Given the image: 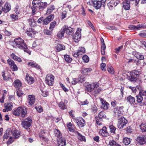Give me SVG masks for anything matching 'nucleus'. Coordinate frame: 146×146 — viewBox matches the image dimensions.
I'll return each instance as SVG.
<instances>
[{
    "instance_id": "nucleus-37",
    "label": "nucleus",
    "mask_w": 146,
    "mask_h": 146,
    "mask_svg": "<svg viewBox=\"0 0 146 146\" xmlns=\"http://www.w3.org/2000/svg\"><path fill=\"white\" fill-rule=\"evenodd\" d=\"M92 70V69L90 68H83L82 70V72L84 74H86L90 72Z\"/></svg>"
},
{
    "instance_id": "nucleus-3",
    "label": "nucleus",
    "mask_w": 146,
    "mask_h": 146,
    "mask_svg": "<svg viewBox=\"0 0 146 146\" xmlns=\"http://www.w3.org/2000/svg\"><path fill=\"white\" fill-rule=\"evenodd\" d=\"M106 0H94L93 2L94 7L96 9H100L102 6L104 7Z\"/></svg>"
},
{
    "instance_id": "nucleus-52",
    "label": "nucleus",
    "mask_w": 146,
    "mask_h": 146,
    "mask_svg": "<svg viewBox=\"0 0 146 146\" xmlns=\"http://www.w3.org/2000/svg\"><path fill=\"white\" fill-rule=\"evenodd\" d=\"M82 59L83 61H84L85 63L88 62L89 60V57L86 55H84L83 56Z\"/></svg>"
},
{
    "instance_id": "nucleus-17",
    "label": "nucleus",
    "mask_w": 146,
    "mask_h": 146,
    "mask_svg": "<svg viewBox=\"0 0 146 146\" xmlns=\"http://www.w3.org/2000/svg\"><path fill=\"white\" fill-rule=\"evenodd\" d=\"M119 3V1L116 2L115 3L114 1L112 0L108 3V6L109 9L110 10H111Z\"/></svg>"
},
{
    "instance_id": "nucleus-64",
    "label": "nucleus",
    "mask_w": 146,
    "mask_h": 146,
    "mask_svg": "<svg viewBox=\"0 0 146 146\" xmlns=\"http://www.w3.org/2000/svg\"><path fill=\"white\" fill-rule=\"evenodd\" d=\"M10 68L13 71H16L18 70L17 67L15 64Z\"/></svg>"
},
{
    "instance_id": "nucleus-14",
    "label": "nucleus",
    "mask_w": 146,
    "mask_h": 146,
    "mask_svg": "<svg viewBox=\"0 0 146 146\" xmlns=\"http://www.w3.org/2000/svg\"><path fill=\"white\" fill-rule=\"evenodd\" d=\"M14 42L18 46H27L26 44L25 43L24 40L20 37L15 39Z\"/></svg>"
},
{
    "instance_id": "nucleus-30",
    "label": "nucleus",
    "mask_w": 146,
    "mask_h": 146,
    "mask_svg": "<svg viewBox=\"0 0 146 146\" xmlns=\"http://www.w3.org/2000/svg\"><path fill=\"white\" fill-rule=\"evenodd\" d=\"M54 132L55 136L58 138L57 139L62 138V134L59 130L55 129H54Z\"/></svg>"
},
{
    "instance_id": "nucleus-13",
    "label": "nucleus",
    "mask_w": 146,
    "mask_h": 146,
    "mask_svg": "<svg viewBox=\"0 0 146 146\" xmlns=\"http://www.w3.org/2000/svg\"><path fill=\"white\" fill-rule=\"evenodd\" d=\"M136 141L140 144H144L146 143V135L138 136Z\"/></svg>"
},
{
    "instance_id": "nucleus-7",
    "label": "nucleus",
    "mask_w": 146,
    "mask_h": 146,
    "mask_svg": "<svg viewBox=\"0 0 146 146\" xmlns=\"http://www.w3.org/2000/svg\"><path fill=\"white\" fill-rule=\"evenodd\" d=\"M81 29L78 28L75 34L73 36V38L74 41L76 42H78L81 38Z\"/></svg>"
},
{
    "instance_id": "nucleus-42",
    "label": "nucleus",
    "mask_w": 146,
    "mask_h": 146,
    "mask_svg": "<svg viewBox=\"0 0 146 146\" xmlns=\"http://www.w3.org/2000/svg\"><path fill=\"white\" fill-rule=\"evenodd\" d=\"M10 9V7L8 6L7 3L5 4L3 8H2V10L5 13L8 12Z\"/></svg>"
},
{
    "instance_id": "nucleus-15",
    "label": "nucleus",
    "mask_w": 146,
    "mask_h": 146,
    "mask_svg": "<svg viewBox=\"0 0 146 146\" xmlns=\"http://www.w3.org/2000/svg\"><path fill=\"white\" fill-rule=\"evenodd\" d=\"M54 16L53 14H51L47 17L43 21V25H46L52 20L54 18Z\"/></svg>"
},
{
    "instance_id": "nucleus-18",
    "label": "nucleus",
    "mask_w": 146,
    "mask_h": 146,
    "mask_svg": "<svg viewBox=\"0 0 146 146\" xmlns=\"http://www.w3.org/2000/svg\"><path fill=\"white\" fill-rule=\"evenodd\" d=\"M77 125L80 127H82L84 126L85 122L84 119L82 117H79L76 119Z\"/></svg>"
},
{
    "instance_id": "nucleus-59",
    "label": "nucleus",
    "mask_w": 146,
    "mask_h": 146,
    "mask_svg": "<svg viewBox=\"0 0 146 146\" xmlns=\"http://www.w3.org/2000/svg\"><path fill=\"white\" fill-rule=\"evenodd\" d=\"M61 19L63 20L66 17V11H62L61 13Z\"/></svg>"
},
{
    "instance_id": "nucleus-48",
    "label": "nucleus",
    "mask_w": 146,
    "mask_h": 146,
    "mask_svg": "<svg viewBox=\"0 0 146 146\" xmlns=\"http://www.w3.org/2000/svg\"><path fill=\"white\" fill-rule=\"evenodd\" d=\"M78 52L80 54H82L85 52V49L84 47L81 46L79 48Z\"/></svg>"
},
{
    "instance_id": "nucleus-43",
    "label": "nucleus",
    "mask_w": 146,
    "mask_h": 146,
    "mask_svg": "<svg viewBox=\"0 0 146 146\" xmlns=\"http://www.w3.org/2000/svg\"><path fill=\"white\" fill-rule=\"evenodd\" d=\"M29 24L31 26L34 27L36 26V23L35 20L33 19H30L28 20Z\"/></svg>"
},
{
    "instance_id": "nucleus-9",
    "label": "nucleus",
    "mask_w": 146,
    "mask_h": 146,
    "mask_svg": "<svg viewBox=\"0 0 146 146\" xmlns=\"http://www.w3.org/2000/svg\"><path fill=\"white\" fill-rule=\"evenodd\" d=\"M40 3V0H33V1L32 2L33 6L31 7L33 15L35 14L36 12L35 9Z\"/></svg>"
},
{
    "instance_id": "nucleus-60",
    "label": "nucleus",
    "mask_w": 146,
    "mask_h": 146,
    "mask_svg": "<svg viewBox=\"0 0 146 146\" xmlns=\"http://www.w3.org/2000/svg\"><path fill=\"white\" fill-rule=\"evenodd\" d=\"M140 72V71H139L136 70H133L131 72L132 73L137 77L139 75Z\"/></svg>"
},
{
    "instance_id": "nucleus-56",
    "label": "nucleus",
    "mask_w": 146,
    "mask_h": 146,
    "mask_svg": "<svg viewBox=\"0 0 146 146\" xmlns=\"http://www.w3.org/2000/svg\"><path fill=\"white\" fill-rule=\"evenodd\" d=\"M139 35L141 37H146V31H142L139 34Z\"/></svg>"
},
{
    "instance_id": "nucleus-32",
    "label": "nucleus",
    "mask_w": 146,
    "mask_h": 146,
    "mask_svg": "<svg viewBox=\"0 0 146 146\" xmlns=\"http://www.w3.org/2000/svg\"><path fill=\"white\" fill-rule=\"evenodd\" d=\"M48 4L46 2H40L39 6V9L40 11H42L46 7Z\"/></svg>"
},
{
    "instance_id": "nucleus-31",
    "label": "nucleus",
    "mask_w": 146,
    "mask_h": 146,
    "mask_svg": "<svg viewBox=\"0 0 146 146\" xmlns=\"http://www.w3.org/2000/svg\"><path fill=\"white\" fill-rule=\"evenodd\" d=\"M11 57L15 60L19 62H21L22 61L21 59L19 57H18L14 53H12L10 56Z\"/></svg>"
},
{
    "instance_id": "nucleus-39",
    "label": "nucleus",
    "mask_w": 146,
    "mask_h": 146,
    "mask_svg": "<svg viewBox=\"0 0 146 146\" xmlns=\"http://www.w3.org/2000/svg\"><path fill=\"white\" fill-rule=\"evenodd\" d=\"M19 48L23 50L24 51L29 54H30L31 53V51L28 49L27 46H19Z\"/></svg>"
},
{
    "instance_id": "nucleus-26",
    "label": "nucleus",
    "mask_w": 146,
    "mask_h": 146,
    "mask_svg": "<svg viewBox=\"0 0 146 146\" xmlns=\"http://www.w3.org/2000/svg\"><path fill=\"white\" fill-rule=\"evenodd\" d=\"M11 133L15 139L18 138L20 136V133L19 131L16 129H13L11 131Z\"/></svg>"
},
{
    "instance_id": "nucleus-2",
    "label": "nucleus",
    "mask_w": 146,
    "mask_h": 146,
    "mask_svg": "<svg viewBox=\"0 0 146 146\" xmlns=\"http://www.w3.org/2000/svg\"><path fill=\"white\" fill-rule=\"evenodd\" d=\"M124 108L123 106H117L113 110V115L117 117L122 115L124 112Z\"/></svg>"
},
{
    "instance_id": "nucleus-40",
    "label": "nucleus",
    "mask_w": 146,
    "mask_h": 146,
    "mask_svg": "<svg viewBox=\"0 0 146 146\" xmlns=\"http://www.w3.org/2000/svg\"><path fill=\"white\" fill-rule=\"evenodd\" d=\"M27 65L32 67H34L40 69V66L35 62H29L28 63Z\"/></svg>"
},
{
    "instance_id": "nucleus-50",
    "label": "nucleus",
    "mask_w": 146,
    "mask_h": 146,
    "mask_svg": "<svg viewBox=\"0 0 146 146\" xmlns=\"http://www.w3.org/2000/svg\"><path fill=\"white\" fill-rule=\"evenodd\" d=\"M109 145L111 146H120L119 144L113 140L109 141Z\"/></svg>"
},
{
    "instance_id": "nucleus-62",
    "label": "nucleus",
    "mask_w": 146,
    "mask_h": 146,
    "mask_svg": "<svg viewBox=\"0 0 146 146\" xmlns=\"http://www.w3.org/2000/svg\"><path fill=\"white\" fill-rule=\"evenodd\" d=\"M106 28L109 30H117L118 29L114 27L113 26H108Z\"/></svg>"
},
{
    "instance_id": "nucleus-54",
    "label": "nucleus",
    "mask_w": 146,
    "mask_h": 146,
    "mask_svg": "<svg viewBox=\"0 0 146 146\" xmlns=\"http://www.w3.org/2000/svg\"><path fill=\"white\" fill-rule=\"evenodd\" d=\"M56 24V23L55 21L52 22L50 24L49 29L51 31L52 30Z\"/></svg>"
},
{
    "instance_id": "nucleus-51",
    "label": "nucleus",
    "mask_w": 146,
    "mask_h": 146,
    "mask_svg": "<svg viewBox=\"0 0 146 146\" xmlns=\"http://www.w3.org/2000/svg\"><path fill=\"white\" fill-rule=\"evenodd\" d=\"M109 128L111 133H115L116 128L113 125H111L109 126Z\"/></svg>"
},
{
    "instance_id": "nucleus-61",
    "label": "nucleus",
    "mask_w": 146,
    "mask_h": 146,
    "mask_svg": "<svg viewBox=\"0 0 146 146\" xmlns=\"http://www.w3.org/2000/svg\"><path fill=\"white\" fill-rule=\"evenodd\" d=\"M35 108L37 111L39 112H41L42 111V107L41 106L38 107L35 106Z\"/></svg>"
},
{
    "instance_id": "nucleus-10",
    "label": "nucleus",
    "mask_w": 146,
    "mask_h": 146,
    "mask_svg": "<svg viewBox=\"0 0 146 146\" xmlns=\"http://www.w3.org/2000/svg\"><path fill=\"white\" fill-rule=\"evenodd\" d=\"M99 134L100 135L104 137H108L109 135V133L108 132L107 128L105 126L103 127L102 129H100Z\"/></svg>"
},
{
    "instance_id": "nucleus-25",
    "label": "nucleus",
    "mask_w": 146,
    "mask_h": 146,
    "mask_svg": "<svg viewBox=\"0 0 146 146\" xmlns=\"http://www.w3.org/2000/svg\"><path fill=\"white\" fill-rule=\"evenodd\" d=\"M63 28H64L65 31H66V33L67 35H70L72 34L73 30L70 27H68L65 26L63 27Z\"/></svg>"
},
{
    "instance_id": "nucleus-44",
    "label": "nucleus",
    "mask_w": 146,
    "mask_h": 146,
    "mask_svg": "<svg viewBox=\"0 0 146 146\" xmlns=\"http://www.w3.org/2000/svg\"><path fill=\"white\" fill-rule=\"evenodd\" d=\"M64 57L66 61L68 63H70L72 60V59L68 55H64Z\"/></svg>"
},
{
    "instance_id": "nucleus-49",
    "label": "nucleus",
    "mask_w": 146,
    "mask_h": 146,
    "mask_svg": "<svg viewBox=\"0 0 146 146\" xmlns=\"http://www.w3.org/2000/svg\"><path fill=\"white\" fill-rule=\"evenodd\" d=\"M140 127L142 132H146V123L142 124L140 125Z\"/></svg>"
},
{
    "instance_id": "nucleus-55",
    "label": "nucleus",
    "mask_w": 146,
    "mask_h": 146,
    "mask_svg": "<svg viewBox=\"0 0 146 146\" xmlns=\"http://www.w3.org/2000/svg\"><path fill=\"white\" fill-rule=\"evenodd\" d=\"M86 23L88 25L92 28L94 31H95V29L92 24L90 21L88 20L86 21Z\"/></svg>"
},
{
    "instance_id": "nucleus-34",
    "label": "nucleus",
    "mask_w": 146,
    "mask_h": 146,
    "mask_svg": "<svg viewBox=\"0 0 146 146\" xmlns=\"http://www.w3.org/2000/svg\"><path fill=\"white\" fill-rule=\"evenodd\" d=\"M55 9L54 5H52L49 6L47 8V10L46 12V14L48 15L50 13Z\"/></svg>"
},
{
    "instance_id": "nucleus-21",
    "label": "nucleus",
    "mask_w": 146,
    "mask_h": 146,
    "mask_svg": "<svg viewBox=\"0 0 146 146\" xmlns=\"http://www.w3.org/2000/svg\"><path fill=\"white\" fill-rule=\"evenodd\" d=\"M143 26L142 25L139 24L137 26L134 25H131L129 26V28L131 30H138L140 29V28H143Z\"/></svg>"
},
{
    "instance_id": "nucleus-12",
    "label": "nucleus",
    "mask_w": 146,
    "mask_h": 146,
    "mask_svg": "<svg viewBox=\"0 0 146 146\" xmlns=\"http://www.w3.org/2000/svg\"><path fill=\"white\" fill-rule=\"evenodd\" d=\"M146 91H141L139 92V95L136 96L137 101L138 103H140L143 100L142 96H146Z\"/></svg>"
},
{
    "instance_id": "nucleus-6",
    "label": "nucleus",
    "mask_w": 146,
    "mask_h": 146,
    "mask_svg": "<svg viewBox=\"0 0 146 146\" xmlns=\"http://www.w3.org/2000/svg\"><path fill=\"white\" fill-rule=\"evenodd\" d=\"M127 121L123 117H121L118 119L117 126L119 129L123 128L127 123Z\"/></svg>"
},
{
    "instance_id": "nucleus-58",
    "label": "nucleus",
    "mask_w": 146,
    "mask_h": 146,
    "mask_svg": "<svg viewBox=\"0 0 146 146\" xmlns=\"http://www.w3.org/2000/svg\"><path fill=\"white\" fill-rule=\"evenodd\" d=\"M78 138L82 141H86V139L84 136H82L80 134L78 133Z\"/></svg>"
},
{
    "instance_id": "nucleus-29",
    "label": "nucleus",
    "mask_w": 146,
    "mask_h": 146,
    "mask_svg": "<svg viewBox=\"0 0 146 146\" xmlns=\"http://www.w3.org/2000/svg\"><path fill=\"white\" fill-rule=\"evenodd\" d=\"M85 86L87 89L88 91L89 92L92 91L94 90V87L92 84H90L88 83H86L85 84Z\"/></svg>"
},
{
    "instance_id": "nucleus-1",
    "label": "nucleus",
    "mask_w": 146,
    "mask_h": 146,
    "mask_svg": "<svg viewBox=\"0 0 146 146\" xmlns=\"http://www.w3.org/2000/svg\"><path fill=\"white\" fill-rule=\"evenodd\" d=\"M12 113L15 116H20L21 117H24L27 115V109L25 107L20 106L13 111Z\"/></svg>"
},
{
    "instance_id": "nucleus-23",
    "label": "nucleus",
    "mask_w": 146,
    "mask_h": 146,
    "mask_svg": "<svg viewBox=\"0 0 146 146\" xmlns=\"http://www.w3.org/2000/svg\"><path fill=\"white\" fill-rule=\"evenodd\" d=\"M130 2L129 0H126L123 3V8L126 10H128L130 8Z\"/></svg>"
},
{
    "instance_id": "nucleus-41",
    "label": "nucleus",
    "mask_w": 146,
    "mask_h": 146,
    "mask_svg": "<svg viewBox=\"0 0 146 146\" xmlns=\"http://www.w3.org/2000/svg\"><path fill=\"white\" fill-rule=\"evenodd\" d=\"M131 139L129 138L125 137L124 138L123 142L125 145H128L129 144L131 141Z\"/></svg>"
},
{
    "instance_id": "nucleus-5",
    "label": "nucleus",
    "mask_w": 146,
    "mask_h": 146,
    "mask_svg": "<svg viewBox=\"0 0 146 146\" xmlns=\"http://www.w3.org/2000/svg\"><path fill=\"white\" fill-rule=\"evenodd\" d=\"M32 121L31 119L29 117H27L22 121L21 125L23 127L27 129L28 128L31 126Z\"/></svg>"
},
{
    "instance_id": "nucleus-63",
    "label": "nucleus",
    "mask_w": 146,
    "mask_h": 146,
    "mask_svg": "<svg viewBox=\"0 0 146 146\" xmlns=\"http://www.w3.org/2000/svg\"><path fill=\"white\" fill-rule=\"evenodd\" d=\"M15 138L10 137L8 141H7V144H10L12 143L14 140Z\"/></svg>"
},
{
    "instance_id": "nucleus-19",
    "label": "nucleus",
    "mask_w": 146,
    "mask_h": 146,
    "mask_svg": "<svg viewBox=\"0 0 146 146\" xmlns=\"http://www.w3.org/2000/svg\"><path fill=\"white\" fill-rule=\"evenodd\" d=\"M25 79L28 84H33L35 82L34 78L31 76H29L28 73L26 74Z\"/></svg>"
},
{
    "instance_id": "nucleus-27",
    "label": "nucleus",
    "mask_w": 146,
    "mask_h": 146,
    "mask_svg": "<svg viewBox=\"0 0 146 146\" xmlns=\"http://www.w3.org/2000/svg\"><path fill=\"white\" fill-rule=\"evenodd\" d=\"M126 100L127 102L131 104H133L135 102V99L134 97L130 95L126 98Z\"/></svg>"
},
{
    "instance_id": "nucleus-11",
    "label": "nucleus",
    "mask_w": 146,
    "mask_h": 146,
    "mask_svg": "<svg viewBox=\"0 0 146 146\" xmlns=\"http://www.w3.org/2000/svg\"><path fill=\"white\" fill-rule=\"evenodd\" d=\"M27 102L28 103L30 106H32L35 102V98L34 95H29L27 98Z\"/></svg>"
},
{
    "instance_id": "nucleus-46",
    "label": "nucleus",
    "mask_w": 146,
    "mask_h": 146,
    "mask_svg": "<svg viewBox=\"0 0 146 146\" xmlns=\"http://www.w3.org/2000/svg\"><path fill=\"white\" fill-rule=\"evenodd\" d=\"M107 70L108 72L112 74H113L114 73V71L113 68L111 66H108Z\"/></svg>"
},
{
    "instance_id": "nucleus-57",
    "label": "nucleus",
    "mask_w": 146,
    "mask_h": 146,
    "mask_svg": "<svg viewBox=\"0 0 146 146\" xmlns=\"http://www.w3.org/2000/svg\"><path fill=\"white\" fill-rule=\"evenodd\" d=\"M7 61L10 66V67H12V66L15 64L14 61L13 60L10 59V58L8 59L7 60Z\"/></svg>"
},
{
    "instance_id": "nucleus-24",
    "label": "nucleus",
    "mask_w": 146,
    "mask_h": 146,
    "mask_svg": "<svg viewBox=\"0 0 146 146\" xmlns=\"http://www.w3.org/2000/svg\"><path fill=\"white\" fill-rule=\"evenodd\" d=\"M84 81V78H74L72 81L71 83L72 84L75 85L78 82L82 83Z\"/></svg>"
},
{
    "instance_id": "nucleus-38",
    "label": "nucleus",
    "mask_w": 146,
    "mask_h": 146,
    "mask_svg": "<svg viewBox=\"0 0 146 146\" xmlns=\"http://www.w3.org/2000/svg\"><path fill=\"white\" fill-rule=\"evenodd\" d=\"M106 117V115L104 111H102L99 113L98 117L100 120L102 121V118H105Z\"/></svg>"
},
{
    "instance_id": "nucleus-22",
    "label": "nucleus",
    "mask_w": 146,
    "mask_h": 146,
    "mask_svg": "<svg viewBox=\"0 0 146 146\" xmlns=\"http://www.w3.org/2000/svg\"><path fill=\"white\" fill-rule=\"evenodd\" d=\"M100 99L102 104V107L104 110L108 109L109 106L108 103L102 98H100Z\"/></svg>"
},
{
    "instance_id": "nucleus-20",
    "label": "nucleus",
    "mask_w": 146,
    "mask_h": 146,
    "mask_svg": "<svg viewBox=\"0 0 146 146\" xmlns=\"http://www.w3.org/2000/svg\"><path fill=\"white\" fill-rule=\"evenodd\" d=\"M132 54L134 55L136 58L140 60H143L144 57L143 55L141 53L136 52V51H133L132 52Z\"/></svg>"
},
{
    "instance_id": "nucleus-36",
    "label": "nucleus",
    "mask_w": 146,
    "mask_h": 146,
    "mask_svg": "<svg viewBox=\"0 0 146 146\" xmlns=\"http://www.w3.org/2000/svg\"><path fill=\"white\" fill-rule=\"evenodd\" d=\"M137 77L134 75L131 72H130V76L129 78V80L131 81H135L137 80Z\"/></svg>"
},
{
    "instance_id": "nucleus-35",
    "label": "nucleus",
    "mask_w": 146,
    "mask_h": 146,
    "mask_svg": "<svg viewBox=\"0 0 146 146\" xmlns=\"http://www.w3.org/2000/svg\"><path fill=\"white\" fill-rule=\"evenodd\" d=\"M14 85L15 88H19L21 86V83L19 80H17L14 82Z\"/></svg>"
},
{
    "instance_id": "nucleus-8",
    "label": "nucleus",
    "mask_w": 146,
    "mask_h": 146,
    "mask_svg": "<svg viewBox=\"0 0 146 146\" xmlns=\"http://www.w3.org/2000/svg\"><path fill=\"white\" fill-rule=\"evenodd\" d=\"M13 106V104L11 102H7L4 104L5 109L3 110V111L5 112L10 111L12 110Z\"/></svg>"
},
{
    "instance_id": "nucleus-53",
    "label": "nucleus",
    "mask_w": 146,
    "mask_h": 146,
    "mask_svg": "<svg viewBox=\"0 0 146 146\" xmlns=\"http://www.w3.org/2000/svg\"><path fill=\"white\" fill-rule=\"evenodd\" d=\"M59 107L62 110H64L66 109V106L64 103L62 102H60L58 105Z\"/></svg>"
},
{
    "instance_id": "nucleus-4",
    "label": "nucleus",
    "mask_w": 146,
    "mask_h": 146,
    "mask_svg": "<svg viewBox=\"0 0 146 146\" xmlns=\"http://www.w3.org/2000/svg\"><path fill=\"white\" fill-rule=\"evenodd\" d=\"M54 77L51 74H47L45 78L46 83L49 86H52L53 84Z\"/></svg>"
},
{
    "instance_id": "nucleus-28",
    "label": "nucleus",
    "mask_w": 146,
    "mask_h": 146,
    "mask_svg": "<svg viewBox=\"0 0 146 146\" xmlns=\"http://www.w3.org/2000/svg\"><path fill=\"white\" fill-rule=\"evenodd\" d=\"M57 141L58 146H65L66 145V141L62 138L57 139Z\"/></svg>"
},
{
    "instance_id": "nucleus-33",
    "label": "nucleus",
    "mask_w": 146,
    "mask_h": 146,
    "mask_svg": "<svg viewBox=\"0 0 146 146\" xmlns=\"http://www.w3.org/2000/svg\"><path fill=\"white\" fill-rule=\"evenodd\" d=\"M64 28H62L60 30L58 33L57 36L59 38H61L64 36V34L65 33Z\"/></svg>"
},
{
    "instance_id": "nucleus-47",
    "label": "nucleus",
    "mask_w": 146,
    "mask_h": 146,
    "mask_svg": "<svg viewBox=\"0 0 146 146\" xmlns=\"http://www.w3.org/2000/svg\"><path fill=\"white\" fill-rule=\"evenodd\" d=\"M67 126L70 131H73L74 128V125H72L70 122L67 125Z\"/></svg>"
},
{
    "instance_id": "nucleus-45",
    "label": "nucleus",
    "mask_w": 146,
    "mask_h": 146,
    "mask_svg": "<svg viewBox=\"0 0 146 146\" xmlns=\"http://www.w3.org/2000/svg\"><path fill=\"white\" fill-rule=\"evenodd\" d=\"M56 52H59L65 49V46H56L55 47Z\"/></svg>"
},
{
    "instance_id": "nucleus-16",
    "label": "nucleus",
    "mask_w": 146,
    "mask_h": 146,
    "mask_svg": "<svg viewBox=\"0 0 146 146\" xmlns=\"http://www.w3.org/2000/svg\"><path fill=\"white\" fill-rule=\"evenodd\" d=\"M26 33L29 36L33 37H34V35L36 34V32L31 28L27 29L26 30Z\"/></svg>"
}]
</instances>
